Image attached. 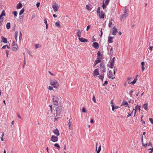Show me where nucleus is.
<instances>
[{
    "label": "nucleus",
    "mask_w": 153,
    "mask_h": 153,
    "mask_svg": "<svg viewBox=\"0 0 153 153\" xmlns=\"http://www.w3.org/2000/svg\"><path fill=\"white\" fill-rule=\"evenodd\" d=\"M59 100V98L58 96L54 95L52 96V102L54 105H57Z\"/></svg>",
    "instance_id": "1"
},
{
    "label": "nucleus",
    "mask_w": 153,
    "mask_h": 153,
    "mask_svg": "<svg viewBox=\"0 0 153 153\" xmlns=\"http://www.w3.org/2000/svg\"><path fill=\"white\" fill-rule=\"evenodd\" d=\"M50 84L54 88H58L59 85V84L58 81L55 79L51 80Z\"/></svg>",
    "instance_id": "2"
},
{
    "label": "nucleus",
    "mask_w": 153,
    "mask_h": 153,
    "mask_svg": "<svg viewBox=\"0 0 153 153\" xmlns=\"http://www.w3.org/2000/svg\"><path fill=\"white\" fill-rule=\"evenodd\" d=\"M115 73V69L114 70L113 74L111 71L108 69V72L107 73V76L109 79H113L115 78L114 75Z\"/></svg>",
    "instance_id": "3"
},
{
    "label": "nucleus",
    "mask_w": 153,
    "mask_h": 153,
    "mask_svg": "<svg viewBox=\"0 0 153 153\" xmlns=\"http://www.w3.org/2000/svg\"><path fill=\"white\" fill-rule=\"evenodd\" d=\"M56 116H58L62 112V108L61 106H58L56 110Z\"/></svg>",
    "instance_id": "4"
},
{
    "label": "nucleus",
    "mask_w": 153,
    "mask_h": 153,
    "mask_svg": "<svg viewBox=\"0 0 153 153\" xmlns=\"http://www.w3.org/2000/svg\"><path fill=\"white\" fill-rule=\"evenodd\" d=\"M115 57H113L111 59L109 63V64H107V66L111 68L112 69L114 64Z\"/></svg>",
    "instance_id": "5"
},
{
    "label": "nucleus",
    "mask_w": 153,
    "mask_h": 153,
    "mask_svg": "<svg viewBox=\"0 0 153 153\" xmlns=\"http://www.w3.org/2000/svg\"><path fill=\"white\" fill-rule=\"evenodd\" d=\"M124 13L120 17V19L121 21L123 20L128 15V9L126 8L124 10Z\"/></svg>",
    "instance_id": "6"
},
{
    "label": "nucleus",
    "mask_w": 153,
    "mask_h": 153,
    "mask_svg": "<svg viewBox=\"0 0 153 153\" xmlns=\"http://www.w3.org/2000/svg\"><path fill=\"white\" fill-rule=\"evenodd\" d=\"M58 140V137L54 135H52L51 136L50 140L53 143H56L57 142Z\"/></svg>",
    "instance_id": "7"
},
{
    "label": "nucleus",
    "mask_w": 153,
    "mask_h": 153,
    "mask_svg": "<svg viewBox=\"0 0 153 153\" xmlns=\"http://www.w3.org/2000/svg\"><path fill=\"white\" fill-rule=\"evenodd\" d=\"M100 70L101 71V72L103 73L106 71V69L105 65L103 63H101L100 65Z\"/></svg>",
    "instance_id": "8"
},
{
    "label": "nucleus",
    "mask_w": 153,
    "mask_h": 153,
    "mask_svg": "<svg viewBox=\"0 0 153 153\" xmlns=\"http://www.w3.org/2000/svg\"><path fill=\"white\" fill-rule=\"evenodd\" d=\"M52 7L54 11L56 12L58 11L59 6L56 3H55L53 5Z\"/></svg>",
    "instance_id": "9"
},
{
    "label": "nucleus",
    "mask_w": 153,
    "mask_h": 153,
    "mask_svg": "<svg viewBox=\"0 0 153 153\" xmlns=\"http://www.w3.org/2000/svg\"><path fill=\"white\" fill-rule=\"evenodd\" d=\"M92 74L94 77H96L99 75L100 74L99 69L98 68L95 69L93 71Z\"/></svg>",
    "instance_id": "10"
},
{
    "label": "nucleus",
    "mask_w": 153,
    "mask_h": 153,
    "mask_svg": "<svg viewBox=\"0 0 153 153\" xmlns=\"http://www.w3.org/2000/svg\"><path fill=\"white\" fill-rule=\"evenodd\" d=\"M12 47V50L14 51H16L18 48V46L17 44L15 43L14 41H13Z\"/></svg>",
    "instance_id": "11"
},
{
    "label": "nucleus",
    "mask_w": 153,
    "mask_h": 153,
    "mask_svg": "<svg viewBox=\"0 0 153 153\" xmlns=\"http://www.w3.org/2000/svg\"><path fill=\"white\" fill-rule=\"evenodd\" d=\"M53 132L54 133V134L56 135V136H58L60 134L57 128H56V129L54 130L53 131Z\"/></svg>",
    "instance_id": "12"
},
{
    "label": "nucleus",
    "mask_w": 153,
    "mask_h": 153,
    "mask_svg": "<svg viewBox=\"0 0 153 153\" xmlns=\"http://www.w3.org/2000/svg\"><path fill=\"white\" fill-rule=\"evenodd\" d=\"M97 15L100 19H103L104 17L105 14L103 11H101L100 13L97 14Z\"/></svg>",
    "instance_id": "13"
},
{
    "label": "nucleus",
    "mask_w": 153,
    "mask_h": 153,
    "mask_svg": "<svg viewBox=\"0 0 153 153\" xmlns=\"http://www.w3.org/2000/svg\"><path fill=\"white\" fill-rule=\"evenodd\" d=\"M93 46L96 49H97L99 47V45L97 42H94L93 43Z\"/></svg>",
    "instance_id": "14"
},
{
    "label": "nucleus",
    "mask_w": 153,
    "mask_h": 153,
    "mask_svg": "<svg viewBox=\"0 0 153 153\" xmlns=\"http://www.w3.org/2000/svg\"><path fill=\"white\" fill-rule=\"evenodd\" d=\"M117 32V30L115 27H114L113 28L112 34L114 35H115Z\"/></svg>",
    "instance_id": "15"
},
{
    "label": "nucleus",
    "mask_w": 153,
    "mask_h": 153,
    "mask_svg": "<svg viewBox=\"0 0 153 153\" xmlns=\"http://www.w3.org/2000/svg\"><path fill=\"white\" fill-rule=\"evenodd\" d=\"M79 41L81 42H86L88 41V40L87 39L84 38L82 37L79 38Z\"/></svg>",
    "instance_id": "16"
},
{
    "label": "nucleus",
    "mask_w": 153,
    "mask_h": 153,
    "mask_svg": "<svg viewBox=\"0 0 153 153\" xmlns=\"http://www.w3.org/2000/svg\"><path fill=\"white\" fill-rule=\"evenodd\" d=\"M114 37L110 36L108 37V43H111L113 42V39Z\"/></svg>",
    "instance_id": "17"
},
{
    "label": "nucleus",
    "mask_w": 153,
    "mask_h": 153,
    "mask_svg": "<svg viewBox=\"0 0 153 153\" xmlns=\"http://www.w3.org/2000/svg\"><path fill=\"white\" fill-rule=\"evenodd\" d=\"M82 30H78V32L76 33V35H77L78 37L79 38H80L81 36V34L82 32Z\"/></svg>",
    "instance_id": "18"
},
{
    "label": "nucleus",
    "mask_w": 153,
    "mask_h": 153,
    "mask_svg": "<svg viewBox=\"0 0 153 153\" xmlns=\"http://www.w3.org/2000/svg\"><path fill=\"white\" fill-rule=\"evenodd\" d=\"M148 103H146L143 105V108L145 110H148Z\"/></svg>",
    "instance_id": "19"
},
{
    "label": "nucleus",
    "mask_w": 153,
    "mask_h": 153,
    "mask_svg": "<svg viewBox=\"0 0 153 153\" xmlns=\"http://www.w3.org/2000/svg\"><path fill=\"white\" fill-rule=\"evenodd\" d=\"M22 5L21 2H19L17 5L16 8L17 9H19L22 7Z\"/></svg>",
    "instance_id": "20"
},
{
    "label": "nucleus",
    "mask_w": 153,
    "mask_h": 153,
    "mask_svg": "<svg viewBox=\"0 0 153 153\" xmlns=\"http://www.w3.org/2000/svg\"><path fill=\"white\" fill-rule=\"evenodd\" d=\"M72 123V119H70L69 120L68 122V126H69V129H71V124Z\"/></svg>",
    "instance_id": "21"
},
{
    "label": "nucleus",
    "mask_w": 153,
    "mask_h": 153,
    "mask_svg": "<svg viewBox=\"0 0 153 153\" xmlns=\"http://www.w3.org/2000/svg\"><path fill=\"white\" fill-rule=\"evenodd\" d=\"M140 108H141V106L140 105H136L135 107V109H133V110H136L137 111V110H138L139 111V112H140Z\"/></svg>",
    "instance_id": "22"
},
{
    "label": "nucleus",
    "mask_w": 153,
    "mask_h": 153,
    "mask_svg": "<svg viewBox=\"0 0 153 153\" xmlns=\"http://www.w3.org/2000/svg\"><path fill=\"white\" fill-rule=\"evenodd\" d=\"M104 74H101L98 76L99 78L101 79L102 81H103V79L104 77Z\"/></svg>",
    "instance_id": "23"
},
{
    "label": "nucleus",
    "mask_w": 153,
    "mask_h": 153,
    "mask_svg": "<svg viewBox=\"0 0 153 153\" xmlns=\"http://www.w3.org/2000/svg\"><path fill=\"white\" fill-rule=\"evenodd\" d=\"M111 106L112 107V110L113 111H114L115 109L114 105L113 104V101L111 100Z\"/></svg>",
    "instance_id": "24"
},
{
    "label": "nucleus",
    "mask_w": 153,
    "mask_h": 153,
    "mask_svg": "<svg viewBox=\"0 0 153 153\" xmlns=\"http://www.w3.org/2000/svg\"><path fill=\"white\" fill-rule=\"evenodd\" d=\"M101 59V58H97V59L95 60V62H96V64H97L98 63L100 62H101V60H100Z\"/></svg>",
    "instance_id": "25"
},
{
    "label": "nucleus",
    "mask_w": 153,
    "mask_h": 153,
    "mask_svg": "<svg viewBox=\"0 0 153 153\" xmlns=\"http://www.w3.org/2000/svg\"><path fill=\"white\" fill-rule=\"evenodd\" d=\"M18 35V32L17 31H16L15 32V38L16 41H17V38Z\"/></svg>",
    "instance_id": "26"
},
{
    "label": "nucleus",
    "mask_w": 153,
    "mask_h": 153,
    "mask_svg": "<svg viewBox=\"0 0 153 153\" xmlns=\"http://www.w3.org/2000/svg\"><path fill=\"white\" fill-rule=\"evenodd\" d=\"M2 41L3 42L5 43H7V39L6 38H5L3 37H1Z\"/></svg>",
    "instance_id": "27"
},
{
    "label": "nucleus",
    "mask_w": 153,
    "mask_h": 153,
    "mask_svg": "<svg viewBox=\"0 0 153 153\" xmlns=\"http://www.w3.org/2000/svg\"><path fill=\"white\" fill-rule=\"evenodd\" d=\"M142 145L144 147H146L147 146H149L151 145V142H149V143L146 144H144L143 143Z\"/></svg>",
    "instance_id": "28"
},
{
    "label": "nucleus",
    "mask_w": 153,
    "mask_h": 153,
    "mask_svg": "<svg viewBox=\"0 0 153 153\" xmlns=\"http://www.w3.org/2000/svg\"><path fill=\"white\" fill-rule=\"evenodd\" d=\"M6 28L7 29H9L10 27V22L7 23L6 25Z\"/></svg>",
    "instance_id": "29"
},
{
    "label": "nucleus",
    "mask_w": 153,
    "mask_h": 153,
    "mask_svg": "<svg viewBox=\"0 0 153 153\" xmlns=\"http://www.w3.org/2000/svg\"><path fill=\"white\" fill-rule=\"evenodd\" d=\"M60 22H56L55 23V25L56 26L60 28L61 26H60Z\"/></svg>",
    "instance_id": "30"
},
{
    "label": "nucleus",
    "mask_w": 153,
    "mask_h": 153,
    "mask_svg": "<svg viewBox=\"0 0 153 153\" xmlns=\"http://www.w3.org/2000/svg\"><path fill=\"white\" fill-rule=\"evenodd\" d=\"M112 24V19H111V20H110L109 21V22L108 23V26L109 27H111V25Z\"/></svg>",
    "instance_id": "31"
},
{
    "label": "nucleus",
    "mask_w": 153,
    "mask_h": 153,
    "mask_svg": "<svg viewBox=\"0 0 153 153\" xmlns=\"http://www.w3.org/2000/svg\"><path fill=\"white\" fill-rule=\"evenodd\" d=\"M86 8L88 10H91V7H90L88 5H86Z\"/></svg>",
    "instance_id": "32"
},
{
    "label": "nucleus",
    "mask_w": 153,
    "mask_h": 153,
    "mask_svg": "<svg viewBox=\"0 0 153 153\" xmlns=\"http://www.w3.org/2000/svg\"><path fill=\"white\" fill-rule=\"evenodd\" d=\"M54 146L56 147L58 149H59L60 148V146L59 145V144L57 143H55L54 145Z\"/></svg>",
    "instance_id": "33"
},
{
    "label": "nucleus",
    "mask_w": 153,
    "mask_h": 153,
    "mask_svg": "<svg viewBox=\"0 0 153 153\" xmlns=\"http://www.w3.org/2000/svg\"><path fill=\"white\" fill-rule=\"evenodd\" d=\"M24 8H22L20 11L19 14V15H22L24 13Z\"/></svg>",
    "instance_id": "34"
},
{
    "label": "nucleus",
    "mask_w": 153,
    "mask_h": 153,
    "mask_svg": "<svg viewBox=\"0 0 153 153\" xmlns=\"http://www.w3.org/2000/svg\"><path fill=\"white\" fill-rule=\"evenodd\" d=\"M5 16V13L4 12H2L0 15V19H2L3 16Z\"/></svg>",
    "instance_id": "35"
},
{
    "label": "nucleus",
    "mask_w": 153,
    "mask_h": 153,
    "mask_svg": "<svg viewBox=\"0 0 153 153\" xmlns=\"http://www.w3.org/2000/svg\"><path fill=\"white\" fill-rule=\"evenodd\" d=\"M137 79V78L134 79L133 81L131 82V83L132 85H134L136 83Z\"/></svg>",
    "instance_id": "36"
},
{
    "label": "nucleus",
    "mask_w": 153,
    "mask_h": 153,
    "mask_svg": "<svg viewBox=\"0 0 153 153\" xmlns=\"http://www.w3.org/2000/svg\"><path fill=\"white\" fill-rule=\"evenodd\" d=\"M113 48L112 47H111L110 49V54L111 55H112L113 54Z\"/></svg>",
    "instance_id": "37"
},
{
    "label": "nucleus",
    "mask_w": 153,
    "mask_h": 153,
    "mask_svg": "<svg viewBox=\"0 0 153 153\" xmlns=\"http://www.w3.org/2000/svg\"><path fill=\"white\" fill-rule=\"evenodd\" d=\"M97 14H99L100 13V7H99L97 10Z\"/></svg>",
    "instance_id": "38"
},
{
    "label": "nucleus",
    "mask_w": 153,
    "mask_h": 153,
    "mask_svg": "<svg viewBox=\"0 0 153 153\" xmlns=\"http://www.w3.org/2000/svg\"><path fill=\"white\" fill-rule=\"evenodd\" d=\"M92 100L94 103H96L97 102L96 100V98H95V97L94 95L93 96V97L92 98Z\"/></svg>",
    "instance_id": "39"
},
{
    "label": "nucleus",
    "mask_w": 153,
    "mask_h": 153,
    "mask_svg": "<svg viewBox=\"0 0 153 153\" xmlns=\"http://www.w3.org/2000/svg\"><path fill=\"white\" fill-rule=\"evenodd\" d=\"M97 58H102L100 57L101 53L100 52H98L97 53Z\"/></svg>",
    "instance_id": "40"
},
{
    "label": "nucleus",
    "mask_w": 153,
    "mask_h": 153,
    "mask_svg": "<svg viewBox=\"0 0 153 153\" xmlns=\"http://www.w3.org/2000/svg\"><path fill=\"white\" fill-rule=\"evenodd\" d=\"M143 117V116H142L141 117V123H142L143 124H145V121H144L143 119H142V118Z\"/></svg>",
    "instance_id": "41"
},
{
    "label": "nucleus",
    "mask_w": 153,
    "mask_h": 153,
    "mask_svg": "<svg viewBox=\"0 0 153 153\" xmlns=\"http://www.w3.org/2000/svg\"><path fill=\"white\" fill-rule=\"evenodd\" d=\"M22 39V34L21 32L20 31L19 32V40L21 41Z\"/></svg>",
    "instance_id": "42"
},
{
    "label": "nucleus",
    "mask_w": 153,
    "mask_h": 153,
    "mask_svg": "<svg viewBox=\"0 0 153 153\" xmlns=\"http://www.w3.org/2000/svg\"><path fill=\"white\" fill-rule=\"evenodd\" d=\"M101 150V145H100L98 148V150H97V153H99Z\"/></svg>",
    "instance_id": "43"
},
{
    "label": "nucleus",
    "mask_w": 153,
    "mask_h": 153,
    "mask_svg": "<svg viewBox=\"0 0 153 153\" xmlns=\"http://www.w3.org/2000/svg\"><path fill=\"white\" fill-rule=\"evenodd\" d=\"M13 13L15 17L17 16V13L16 11H13Z\"/></svg>",
    "instance_id": "44"
},
{
    "label": "nucleus",
    "mask_w": 153,
    "mask_h": 153,
    "mask_svg": "<svg viewBox=\"0 0 153 153\" xmlns=\"http://www.w3.org/2000/svg\"><path fill=\"white\" fill-rule=\"evenodd\" d=\"M9 51V50H7L6 51V55L7 57H8V54Z\"/></svg>",
    "instance_id": "45"
},
{
    "label": "nucleus",
    "mask_w": 153,
    "mask_h": 153,
    "mask_svg": "<svg viewBox=\"0 0 153 153\" xmlns=\"http://www.w3.org/2000/svg\"><path fill=\"white\" fill-rule=\"evenodd\" d=\"M149 120L150 121V122L151 123L153 124V119L152 118H149Z\"/></svg>",
    "instance_id": "46"
},
{
    "label": "nucleus",
    "mask_w": 153,
    "mask_h": 153,
    "mask_svg": "<svg viewBox=\"0 0 153 153\" xmlns=\"http://www.w3.org/2000/svg\"><path fill=\"white\" fill-rule=\"evenodd\" d=\"M4 134L3 132H2V137L1 138V140L2 141H3L4 140L3 139V137L4 136Z\"/></svg>",
    "instance_id": "47"
},
{
    "label": "nucleus",
    "mask_w": 153,
    "mask_h": 153,
    "mask_svg": "<svg viewBox=\"0 0 153 153\" xmlns=\"http://www.w3.org/2000/svg\"><path fill=\"white\" fill-rule=\"evenodd\" d=\"M110 0H105V3L106 5L108 4Z\"/></svg>",
    "instance_id": "48"
},
{
    "label": "nucleus",
    "mask_w": 153,
    "mask_h": 153,
    "mask_svg": "<svg viewBox=\"0 0 153 153\" xmlns=\"http://www.w3.org/2000/svg\"><path fill=\"white\" fill-rule=\"evenodd\" d=\"M82 112H86V110L85 107H83L82 108Z\"/></svg>",
    "instance_id": "49"
},
{
    "label": "nucleus",
    "mask_w": 153,
    "mask_h": 153,
    "mask_svg": "<svg viewBox=\"0 0 153 153\" xmlns=\"http://www.w3.org/2000/svg\"><path fill=\"white\" fill-rule=\"evenodd\" d=\"M123 104L124 105H128V103L126 101H123Z\"/></svg>",
    "instance_id": "50"
},
{
    "label": "nucleus",
    "mask_w": 153,
    "mask_h": 153,
    "mask_svg": "<svg viewBox=\"0 0 153 153\" xmlns=\"http://www.w3.org/2000/svg\"><path fill=\"white\" fill-rule=\"evenodd\" d=\"M48 89L50 90H52L53 89V88L51 86H49L48 87Z\"/></svg>",
    "instance_id": "51"
},
{
    "label": "nucleus",
    "mask_w": 153,
    "mask_h": 153,
    "mask_svg": "<svg viewBox=\"0 0 153 153\" xmlns=\"http://www.w3.org/2000/svg\"><path fill=\"white\" fill-rule=\"evenodd\" d=\"M90 27V25H88L87 27L86 30L87 31L89 29Z\"/></svg>",
    "instance_id": "52"
},
{
    "label": "nucleus",
    "mask_w": 153,
    "mask_h": 153,
    "mask_svg": "<svg viewBox=\"0 0 153 153\" xmlns=\"http://www.w3.org/2000/svg\"><path fill=\"white\" fill-rule=\"evenodd\" d=\"M44 23L45 24V25L48 24L47 22V19L45 18L44 20Z\"/></svg>",
    "instance_id": "53"
},
{
    "label": "nucleus",
    "mask_w": 153,
    "mask_h": 153,
    "mask_svg": "<svg viewBox=\"0 0 153 153\" xmlns=\"http://www.w3.org/2000/svg\"><path fill=\"white\" fill-rule=\"evenodd\" d=\"M3 18L0 19V26L1 25L2 22L3 21Z\"/></svg>",
    "instance_id": "54"
},
{
    "label": "nucleus",
    "mask_w": 153,
    "mask_h": 153,
    "mask_svg": "<svg viewBox=\"0 0 153 153\" xmlns=\"http://www.w3.org/2000/svg\"><path fill=\"white\" fill-rule=\"evenodd\" d=\"M108 83V82L107 81H106L103 84V85H107Z\"/></svg>",
    "instance_id": "55"
},
{
    "label": "nucleus",
    "mask_w": 153,
    "mask_h": 153,
    "mask_svg": "<svg viewBox=\"0 0 153 153\" xmlns=\"http://www.w3.org/2000/svg\"><path fill=\"white\" fill-rule=\"evenodd\" d=\"M7 47V45H5L3 46L1 48V49H5Z\"/></svg>",
    "instance_id": "56"
},
{
    "label": "nucleus",
    "mask_w": 153,
    "mask_h": 153,
    "mask_svg": "<svg viewBox=\"0 0 153 153\" xmlns=\"http://www.w3.org/2000/svg\"><path fill=\"white\" fill-rule=\"evenodd\" d=\"M90 123H94V119L93 118H91L90 121Z\"/></svg>",
    "instance_id": "57"
},
{
    "label": "nucleus",
    "mask_w": 153,
    "mask_h": 153,
    "mask_svg": "<svg viewBox=\"0 0 153 153\" xmlns=\"http://www.w3.org/2000/svg\"><path fill=\"white\" fill-rule=\"evenodd\" d=\"M141 69L142 71H143L145 70L144 66H142Z\"/></svg>",
    "instance_id": "58"
},
{
    "label": "nucleus",
    "mask_w": 153,
    "mask_h": 153,
    "mask_svg": "<svg viewBox=\"0 0 153 153\" xmlns=\"http://www.w3.org/2000/svg\"><path fill=\"white\" fill-rule=\"evenodd\" d=\"M106 7V6H105L104 3V2L102 5V8L103 9H104L105 7Z\"/></svg>",
    "instance_id": "59"
},
{
    "label": "nucleus",
    "mask_w": 153,
    "mask_h": 153,
    "mask_svg": "<svg viewBox=\"0 0 153 153\" xmlns=\"http://www.w3.org/2000/svg\"><path fill=\"white\" fill-rule=\"evenodd\" d=\"M141 64L142 65V66H144L145 65V63L144 62H143L141 63Z\"/></svg>",
    "instance_id": "60"
},
{
    "label": "nucleus",
    "mask_w": 153,
    "mask_h": 153,
    "mask_svg": "<svg viewBox=\"0 0 153 153\" xmlns=\"http://www.w3.org/2000/svg\"><path fill=\"white\" fill-rule=\"evenodd\" d=\"M133 111H132L131 113V114L129 113L128 115H127V117H129L131 116V114L133 113Z\"/></svg>",
    "instance_id": "61"
},
{
    "label": "nucleus",
    "mask_w": 153,
    "mask_h": 153,
    "mask_svg": "<svg viewBox=\"0 0 153 153\" xmlns=\"http://www.w3.org/2000/svg\"><path fill=\"white\" fill-rule=\"evenodd\" d=\"M153 46H151L149 48V49L150 51H152L153 49Z\"/></svg>",
    "instance_id": "62"
},
{
    "label": "nucleus",
    "mask_w": 153,
    "mask_h": 153,
    "mask_svg": "<svg viewBox=\"0 0 153 153\" xmlns=\"http://www.w3.org/2000/svg\"><path fill=\"white\" fill-rule=\"evenodd\" d=\"M36 48H37L39 47V45L38 44H36L35 45Z\"/></svg>",
    "instance_id": "63"
},
{
    "label": "nucleus",
    "mask_w": 153,
    "mask_h": 153,
    "mask_svg": "<svg viewBox=\"0 0 153 153\" xmlns=\"http://www.w3.org/2000/svg\"><path fill=\"white\" fill-rule=\"evenodd\" d=\"M39 5H40V3L39 2H38L36 4L37 7H39Z\"/></svg>",
    "instance_id": "64"
}]
</instances>
